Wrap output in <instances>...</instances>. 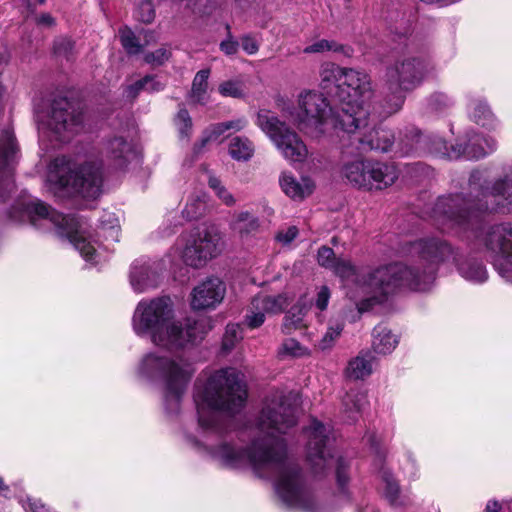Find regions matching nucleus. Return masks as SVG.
<instances>
[{
  "instance_id": "nucleus-33",
  "label": "nucleus",
  "mask_w": 512,
  "mask_h": 512,
  "mask_svg": "<svg viewBox=\"0 0 512 512\" xmlns=\"http://www.w3.org/2000/svg\"><path fill=\"white\" fill-rule=\"evenodd\" d=\"M367 404L366 394L357 389H351L342 399L343 412L348 421H355L357 414Z\"/></svg>"
},
{
  "instance_id": "nucleus-11",
  "label": "nucleus",
  "mask_w": 512,
  "mask_h": 512,
  "mask_svg": "<svg viewBox=\"0 0 512 512\" xmlns=\"http://www.w3.org/2000/svg\"><path fill=\"white\" fill-rule=\"evenodd\" d=\"M430 63L420 57L402 55L387 65L383 77L384 85L390 93L386 100V113L398 112L405 101V92L417 88L430 72Z\"/></svg>"
},
{
  "instance_id": "nucleus-53",
  "label": "nucleus",
  "mask_w": 512,
  "mask_h": 512,
  "mask_svg": "<svg viewBox=\"0 0 512 512\" xmlns=\"http://www.w3.org/2000/svg\"><path fill=\"white\" fill-rule=\"evenodd\" d=\"M218 90L225 97L242 98L244 96L243 87L239 81H224L219 85Z\"/></svg>"
},
{
  "instance_id": "nucleus-30",
  "label": "nucleus",
  "mask_w": 512,
  "mask_h": 512,
  "mask_svg": "<svg viewBox=\"0 0 512 512\" xmlns=\"http://www.w3.org/2000/svg\"><path fill=\"white\" fill-rule=\"evenodd\" d=\"M247 125L248 120L245 117H239L229 121L212 124L206 131L207 135L201 140L200 148L205 147L208 142L216 140L226 131L239 132L245 129Z\"/></svg>"
},
{
  "instance_id": "nucleus-25",
  "label": "nucleus",
  "mask_w": 512,
  "mask_h": 512,
  "mask_svg": "<svg viewBox=\"0 0 512 512\" xmlns=\"http://www.w3.org/2000/svg\"><path fill=\"white\" fill-rule=\"evenodd\" d=\"M461 145L462 155L467 159H480L495 151L497 143L491 137H486L478 133L468 135L467 143Z\"/></svg>"
},
{
  "instance_id": "nucleus-63",
  "label": "nucleus",
  "mask_w": 512,
  "mask_h": 512,
  "mask_svg": "<svg viewBox=\"0 0 512 512\" xmlns=\"http://www.w3.org/2000/svg\"><path fill=\"white\" fill-rule=\"evenodd\" d=\"M144 79L151 80L146 82L145 90L149 92L160 91L163 89V84L153 76H146Z\"/></svg>"
},
{
  "instance_id": "nucleus-47",
  "label": "nucleus",
  "mask_w": 512,
  "mask_h": 512,
  "mask_svg": "<svg viewBox=\"0 0 512 512\" xmlns=\"http://www.w3.org/2000/svg\"><path fill=\"white\" fill-rule=\"evenodd\" d=\"M171 55V50L167 46H161L153 52L146 53L144 61L152 67H158L165 64Z\"/></svg>"
},
{
  "instance_id": "nucleus-51",
  "label": "nucleus",
  "mask_w": 512,
  "mask_h": 512,
  "mask_svg": "<svg viewBox=\"0 0 512 512\" xmlns=\"http://www.w3.org/2000/svg\"><path fill=\"white\" fill-rule=\"evenodd\" d=\"M226 31V37L220 42L219 49L226 56H234L239 51V40L233 36L229 25H226Z\"/></svg>"
},
{
  "instance_id": "nucleus-12",
  "label": "nucleus",
  "mask_w": 512,
  "mask_h": 512,
  "mask_svg": "<svg viewBox=\"0 0 512 512\" xmlns=\"http://www.w3.org/2000/svg\"><path fill=\"white\" fill-rule=\"evenodd\" d=\"M340 107L333 111L328 99L317 91H303L298 95L297 108L291 117L298 129L318 138L327 133L330 127L351 132L346 125L338 122Z\"/></svg>"
},
{
  "instance_id": "nucleus-6",
  "label": "nucleus",
  "mask_w": 512,
  "mask_h": 512,
  "mask_svg": "<svg viewBox=\"0 0 512 512\" xmlns=\"http://www.w3.org/2000/svg\"><path fill=\"white\" fill-rule=\"evenodd\" d=\"M194 373V364L180 355L150 352L142 357L138 365L141 378L161 386L165 408L169 413L178 412Z\"/></svg>"
},
{
  "instance_id": "nucleus-64",
  "label": "nucleus",
  "mask_w": 512,
  "mask_h": 512,
  "mask_svg": "<svg viewBox=\"0 0 512 512\" xmlns=\"http://www.w3.org/2000/svg\"><path fill=\"white\" fill-rule=\"evenodd\" d=\"M483 179V174L480 171H473L469 178V185L471 189H475L477 187H481V180Z\"/></svg>"
},
{
  "instance_id": "nucleus-56",
  "label": "nucleus",
  "mask_w": 512,
  "mask_h": 512,
  "mask_svg": "<svg viewBox=\"0 0 512 512\" xmlns=\"http://www.w3.org/2000/svg\"><path fill=\"white\" fill-rule=\"evenodd\" d=\"M74 43L68 38H59L54 42V53L58 57L70 60L73 56Z\"/></svg>"
},
{
  "instance_id": "nucleus-20",
  "label": "nucleus",
  "mask_w": 512,
  "mask_h": 512,
  "mask_svg": "<svg viewBox=\"0 0 512 512\" xmlns=\"http://www.w3.org/2000/svg\"><path fill=\"white\" fill-rule=\"evenodd\" d=\"M293 298L287 293L277 295L258 294L253 297L249 311L245 317L248 327L254 329L260 327L266 315L283 312L292 302Z\"/></svg>"
},
{
  "instance_id": "nucleus-21",
  "label": "nucleus",
  "mask_w": 512,
  "mask_h": 512,
  "mask_svg": "<svg viewBox=\"0 0 512 512\" xmlns=\"http://www.w3.org/2000/svg\"><path fill=\"white\" fill-rule=\"evenodd\" d=\"M306 483L275 482L274 491L285 506L312 511L315 506V499Z\"/></svg>"
},
{
  "instance_id": "nucleus-54",
  "label": "nucleus",
  "mask_w": 512,
  "mask_h": 512,
  "mask_svg": "<svg viewBox=\"0 0 512 512\" xmlns=\"http://www.w3.org/2000/svg\"><path fill=\"white\" fill-rule=\"evenodd\" d=\"M338 259L339 258L335 256L332 248L327 246H322L319 248L317 253V261L320 266L331 270L337 263Z\"/></svg>"
},
{
  "instance_id": "nucleus-43",
  "label": "nucleus",
  "mask_w": 512,
  "mask_h": 512,
  "mask_svg": "<svg viewBox=\"0 0 512 512\" xmlns=\"http://www.w3.org/2000/svg\"><path fill=\"white\" fill-rule=\"evenodd\" d=\"M343 50L344 47L333 40L320 39L307 45L303 52L305 54H322L328 51L341 52Z\"/></svg>"
},
{
  "instance_id": "nucleus-32",
  "label": "nucleus",
  "mask_w": 512,
  "mask_h": 512,
  "mask_svg": "<svg viewBox=\"0 0 512 512\" xmlns=\"http://www.w3.org/2000/svg\"><path fill=\"white\" fill-rule=\"evenodd\" d=\"M372 336V348L378 354L385 355L391 353L398 344L397 337L383 325H377L373 330Z\"/></svg>"
},
{
  "instance_id": "nucleus-46",
  "label": "nucleus",
  "mask_w": 512,
  "mask_h": 512,
  "mask_svg": "<svg viewBox=\"0 0 512 512\" xmlns=\"http://www.w3.org/2000/svg\"><path fill=\"white\" fill-rule=\"evenodd\" d=\"M18 502L25 510V512H56L45 503H43L40 499L31 497L29 495L19 496Z\"/></svg>"
},
{
  "instance_id": "nucleus-7",
  "label": "nucleus",
  "mask_w": 512,
  "mask_h": 512,
  "mask_svg": "<svg viewBox=\"0 0 512 512\" xmlns=\"http://www.w3.org/2000/svg\"><path fill=\"white\" fill-rule=\"evenodd\" d=\"M408 252L418 255L422 261L421 265L410 266L416 271L418 278H423L428 271H431L432 274L431 281L427 283L425 288L413 289L414 291L428 290L435 280L438 265L449 260L457 265L460 275L470 282L483 283L488 278L487 269L482 261L474 258L460 260L452 246L440 238L421 239L411 243Z\"/></svg>"
},
{
  "instance_id": "nucleus-48",
  "label": "nucleus",
  "mask_w": 512,
  "mask_h": 512,
  "mask_svg": "<svg viewBox=\"0 0 512 512\" xmlns=\"http://www.w3.org/2000/svg\"><path fill=\"white\" fill-rule=\"evenodd\" d=\"M208 185L212 188L218 198L227 206H233L236 203L234 196L222 185L221 181L215 177L210 176Z\"/></svg>"
},
{
  "instance_id": "nucleus-1",
  "label": "nucleus",
  "mask_w": 512,
  "mask_h": 512,
  "mask_svg": "<svg viewBox=\"0 0 512 512\" xmlns=\"http://www.w3.org/2000/svg\"><path fill=\"white\" fill-rule=\"evenodd\" d=\"M482 214H512V171L482 188L475 198L462 193L441 196L430 212L442 230L467 234L469 245L489 257L498 274L512 283V221L475 227Z\"/></svg>"
},
{
  "instance_id": "nucleus-57",
  "label": "nucleus",
  "mask_w": 512,
  "mask_h": 512,
  "mask_svg": "<svg viewBox=\"0 0 512 512\" xmlns=\"http://www.w3.org/2000/svg\"><path fill=\"white\" fill-rule=\"evenodd\" d=\"M365 438L379 460H382L386 455V450L381 446V439L374 432L366 434Z\"/></svg>"
},
{
  "instance_id": "nucleus-17",
  "label": "nucleus",
  "mask_w": 512,
  "mask_h": 512,
  "mask_svg": "<svg viewBox=\"0 0 512 512\" xmlns=\"http://www.w3.org/2000/svg\"><path fill=\"white\" fill-rule=\"evenodd\" d=\"M398 148L399 151L406 156L431 154L438 158L456 160L462 155L460 144L448 146L441 137L423 135L415 127L406 128L405 131L401 133Z\"/></svg>"
},
{
  "instance_id": "nucleus-39",
  "label": "nucleus",
  "mask_w": 512,
  "mask_h": 512,
  "mask_svg": "<svg viewBox=\"0 0 512 512\" xmlns=\"http://www.w3.org/2000/svg\"><path fill=\"white\" fill-rule=\"evenodd\" d=\"M308 354V348L301 345L297 340L293 338L284 340L278 349V356L282 359L303 357Z\"/></svg>"
},
{
  "instance_id": "nucleus-50",
  "label": "nucleus",
  "mask_w": 512,
  "mask_h": 512,
  "mask_svg": "<svg viewBox=\"0 0 512 512\" xmlns=\"http://www.w3.org/2000/svg\"><path fill=\"white\" fill-rule=\"evenodd\" d=\"M382 490L385 498L391 505L401 506L406 504L405 497L401 495L398 482H385V486Z\"/></svg>"
},
{
  "instance_id": "nucleus-23",
  "label": "nucleus",
  "mask_w": 512,
  "mask_h": 512,
  "mask_svg": "<svg viewBox=\"0 0 512 512\" xmlns=\"http://www.w3.org/2000/svg\"><path fill=\"white\" fill-rule=\"evenodd\" d=\"M159 271V264L150 259L135 260L129 274L132 289L137 293H143L150 288H155L159 281Z\"/></svg>"
},
{
  "instance_id": "nucleus-36",
  "label": "nucleus",
  "mask_w": 512,
  "mask_h": 512,
  "mask_svg": "<svg viewBox=\"0 0 512 512\" xmlns=\"http://www.w3.org/2000/svg\"><path fill=\"white\" fill-rule=\"evenodd\" d=\"M344 319L343 318H335L329 321L327 331L318 342V347L321 350H326L331 348L335 341L340 337L343 329H344Z\"/></svg>"
},
{
  "instance_id": "nucleus-40",
  "label": "nucleus",
  "mask_w": 512,
  "mask_h": 512,
  "mask_svg": "<svg viewBox=\"0 0 512 512\" xmlns=\"http://www.w3.org/2000/svg\"><path fill=\"white\" fill-rule=\"evenodd\" d=\"M305 327L303 310L292 308L284 317L282 332L284 334H291L293 331L301 330Z\"/></svg>"
},
{
  "instance_id": "nucleus-59",
  "label": "nucleus",
  "mask_w": 512,
  "mask_h": 512,
  "mask_svg": "<svg viewBox=\"0 0 512 512\" xmlns=\"http://www.w3.org/2000/svg\"><path fill=\"white\" fill-rule=\"evenodd\" d=\"M297 233H298V230L295 226H292V227H289L286 231L284 232H279L277 234V240L279 242H282L284 244H288L290 242H292L296 236H297Z\"/></svg>"
},
{
  "instance_id": "nucleus-13",
  "label": "nucleus",
  "mask_w": 512,
  "mask_h": 512,
  "mask_svg": "<svg viewBox=\"0 0 512 512\" xmlns=\"http://www.w3.org/2000/svg\"><path fill=\"white\" fill-rule=\"evenodd\" d=\"M305 433L308 439L306 461L311 469L317 473L335 464L337 480H347L349 478L346 472L348 463L343 458L334 460L330 427L313 420Z\"/></svg>"
},
{
  "instance_id": "nucleus-45",
  "label": "nucleus",
  "mask_w": 512,
  "mask_h": 512,
  "mask_svg": "<svg viewBox=\"0 0 512 512\" xmlns=\"http://www.w3.org/2000/svg\"><path fill=\"white\" fill-rule=\"evenodd\" d=\"M175 126L183 139H189L192 132V119L188 111L181 107L174 118Z\"/></svg>"
},
{
  "instance_id": "nucleus-15",
  "label": "nucleus",
  "mask_w": 512,
  "mask_h": 512,
  "mask_svg": "<svg viewBox=\"0 0 512 512\" xmlns=\"http://www.w3.org/2000/svg\"><path fill=\"white\" fill-rule=\"evenodd\" d=\"M256 125L270 138L281 154L291 162H303L308 149L297 133L269 110H259Z\"/></svg>"
},
{
  "instance_id": "nucleus-27",
  "label": "nucleus",
  "mask_w": 512,
  "mask_h": 512,
  "mask_svg": "<svg viewBox=\"0 0 512 512\" xmlns=\"http://www.w3.org/2000/svg\"><path fill=\"white\" fill-rule=\"evenodd\" d=\"M230 227L241 239H248L259 232L260 221L254 214L240 211L233 214Z\"/></svg>"
},
{
  "instance_id": "nucleus-18",
  "label": "nucleus",
  "mask_w": 512,
  "mask_h": 512,
  "mask_svg": "<svg viewBox=\"0 0 512 512\" xmlns=\"http://www.w3.org/2000/svg\"><path fill=\"white\" fill-rule=\"evenodd\" d=\"M370 123V114L368 115L367 124L356 128L355 130L344 131L340 136L342 142V149L346 150L349 154L360 153L370 150L387 152L394 143V135L387 129H372L368 133L363 130L368 127Z\"/></svg>"
},
{
  "instance_id": "nucleus-16",
  "label": "nucleus",
  "mask_w": 512,
  "mask_h": 512,
  "mask_svg": "<svg viewBox=\"0 0 512 512\" xmlns=\"http://www.w3.org/2000/svg\"><path fill=\"white\" fill-rule=\"evenodd\" d=\"M43 126L56 140L70 141L83 130V112L67 98H55L51 102Z\"/></svg>"
},
{
  "instance_id": "nucleus-52",
  "label": "nucleus",
  "mask_w": 512,
  "mask_h": 512,
  "mask_svg": "<svg viewBox=\"0 0 512 512\" xmlns=\"http://www.w3.org/2000/svg\"><path fill=\"white\" fill-rule=\"evenodd\" d=\"M239 44L247 55H255L260 49V39L256 34L245 33L240 36Z\"/></svg>"
},
{
  "instance_id": "nucleus-22",
  "label": "nucleus",
  "mask_w": 512,
  "mask_h": 512,
  "mask_svg": "<svg viewBox=\"0 0 512 512\" xmlns=\"http://www.w3.org/2000/svg\"><path fill=\"white\" fill-rule=\"evenodd\" d=\"M226 293V286L219 278L211 277L197 285L191 293V307L193 310L215 308L222 302Z\"/></svg>"
},
{
  "instance_id": "nucleus-34",
  "label": "nucleus",
  "mask_w": 512,
  "mask_h": 512,
  "mask_svg": "<svg viewBox=\"0 0 512 512\" xmlns=\"http://www.w3.org/2000/svg\"><path fill=\"white\" fill-rule=\"evenodd\" d=\"M229 155L236 161H248L255 152L253 142L245 136H235L228 145Z\"/></svg>"
},
{
  "instance_id": "nucleus-24",
  "label": "nucleus",
  "mask_w": 512,
  "mask_h": 512,
  "mask_svg": "<svg viewBox=\"0 0 512 512\" xmlns=\"http://www.w3.org/2000/svg\"><path fill=\"white\" fill-rule=\"evenodd\" d=\"M367 190H382L391 186L398 178L397 167L393 163L368 161Z\"/></svg>"
},
{
  "instance_id": "nucleus-38",
  "label": "nucleus",
  "mask_w": 512,
  "mask_h": 512,
  "mask_svg": "<svg viewBox=\"0 0 512 512\" xmlns=\"http://www.w3.org/2000/svg\"><path fill=\"white\" fill-rule=\"evenodd\" d=\"M99 235L105 239H111L115 242L119 238V224L118 219L113 213L104 212L100 218V231Z\"/></svg>"
},
{
  "instance_id": "nucleus-5",
  "label": "nucleus",
  "mask_w": 512,
  "mask_h": 512,
  "mask_svg": "<svg viewBox=\"0 0 512 512\" xmlns=\"http://www.w3.org/2000/svg\"><path fill=\"white\" fill-rule=\"evenodd\" d=\"M246 397L243 377L236 369L215 371L194 395L199 427L203 432L221 433L223 413L238 412L244 406Z\"/></svg>"
},
{
  "instance_id": "nucleus-26",
  "label": "nucleus",
  "mask_w": 512,
  "mask_h": 512,
  "mask_svg": "<svg viewBox=\"0 0 512 512\" xmlns=\"http://www.w3.org/2000/svg\"><path fill=\"white\" fill-rule=\"evenodd\" d=\"M104 153L115 167L122 168L133 156V148L123 137H113L105 144Z\"/></svg>"
},
{
  "instance_id": "nucleus-4",
  "label": "nucleus",
  "mask_w": 512,
  "mask_h": 512,
  "mask_svg": "<svg viewBox=\"0 0 512 512\" xmlns=\"http://www.w3.org/2000/svg\"><path fill=\"white\" fill-rule=\"evenodd\" d=\"M331 270L345 285L355 284L358 294L352 291L347 294L356 301L361 313L383 303L400 288L423 289L432 278L431 271L418 278L416 271L403 263L380 266L360 275L356 266L345 258H339Z\"/></svg>"
},
{
  "instance_id": "nucleus-49",
  "label": "nucleus",
  "mask_w": 512,
  "mask_h": 512,
  "mask_svg": "<svg viewBox=\"0 0 512 512\" xmlns=\"http://www.w3.org/2000/svg\"><path fill=\"white\" fill-rule=\"evenodd\" d=\"M242 339L241 328L238 324H228L223 337L222 348L225 351H230L234 348L235 344Z\"/></svg>"
},
{
  "instance_id": "nucleus-44",
  "label": "nucleus",
  "mask_w": 512,
  "mask_h": 512,
  "mask_svg": "<svg viewBox=\"0 0 512 512\" xmlns=\"http://www.w3.org/2000/svg\"><path fill=\"white\" fill-rule=\"evenodd\" d=\"M472 119L481 126H489L493 121V114L488 105L483 101H477L473 104L471 111Z\"/></svg>"
},
{
  "instance_id": "nucleus-19",
  "label": "nucleus",
  "mask_w": 512,
  "mask_h": 512,
  "mask_svg": "<svg viewBox=\"0 0 512 512\" xmlns=\"http://www.w3.org/2000/svg\"><path fill=\"white\" fill-rule=\"evenodd\" d=\"M18 160V145L10 130L0 134V201H5L16 190L14 170Z\"/></svg>"
},
{
  "instance_id": "nucleus-37",
  "label": "nucleus",
  "mask_w": 512,
  "mask_h": 512,
  "mask_svg": "<svg viewBox=\"0 0 512 512\" xmlns=\"http://www.w3.org/2000/svg\"><path fill=\"white\" fill-rule=\"evenodd\" d=\"M344 68L345 67H340L333 63L323 64L320 70L322 87L327 89L330 85L334 84L336 86V90H338V85L340 83Z\"/></svg>"
},
{
  "instance_id": "nucleus-41",
  "label": "nucleus",
  "mask_w": 512,
  "mask_h": 512,
  "mask_svg": "<svg viewBox=\"0 0 512 512\" xmlns=\"http://www.w3.org/2000/svg\"><path fill=\"white\" fill-rule=\"evenodd\" d=\"M205 209H206L205 195H195V196H192L188 200V202L183 210V215L188 220H196L203 215V213L205 212Z\"/></svg>"
},
{
  "instance_id": "nucleus-35",
  "label": "nucleus",
  "mask_w": 512,
  "mask_h": 512,
  "mask_svg": "<svg viewBox=\"0 0 512 512\" xmlns=\"http://www.w3.org/2000/svg\"><path fill=\"white\" fill-rule=\"evenodd\" d=\"M210 69H202L196 73L192 82L190 98L195 103L205 104L208 100V78Z\"/></svg>"
},
{
  "instance_id": "nucleus-42",
  "label": "nucleus",
  "mask_w": 512,
  "mask_h": 512,
  "mask_svg": "<svg viewBox=\"0 0 512 512\" xmlns=\"http://www.w3.org/2000/svg\"><path fill=\"white\" fill-rule=\"evenodd\" d=\"M119 38L121 45L125 49V51L130 55H136L141 52L142 46L139 43L137 37L134 32L128 28L124 27L119 30Z\"/></svg>"
},
{
  "instance_id": "nucleus-61",
  "label": "nucleus",
  "mask_w": 512,
  "mask_h": 512,
  "mask_svg": "<svg viewBox=\"0 0 512 512\" xmlns=\"http://www.w3.org/2000/svg\"><path fill=\"white\" fill-rule=\"evenodd\" d=\"M430 103L435 109H442L450 104V99L446 95L438 93L431 96Z\"/></svg>"
},
{
  "instance_id": "nucleus-60",
  "label": "nucleus",
  "mask_w": 512,
  "mask_h": 512,
  "mask_svg": "<svg viewBox=\"0 0 512 512\" xmlns=\"http://www.w3.org/2000/svg\"><path fill=\"white\" fill-rule=\"evenodd\" d=\"M300 477V468L296 463L288 462L285 468V474L281 480H296Z\"/></svg>"
},
{
  "instance_id": "nucleus-55",
  "label": "nucleus",
  "mask_w": 512,
  "mask_h": 512,
  "mask_svg": "<svg viewBox=\"0 0 512 512\" xmlns=\"http://www.w3.org/2000/svg\"><path fill=\"white\" fill-rule=\"evenodd\" d=\"M136 17L143 23H151L155 18V10L150 0H143L137 7Z\"/></svg>"
},
{
  "instance_id": "nucleus-8",
  "label": "nucleus",
  "mask_w": 512,
  "mask_h": 512,
  "mask_svg": "<svg viewBox=\"0 0 512 512\" xmlns=\"http://www.w3.org/2000/svg\"><path fill=\"white\" fill-rule=\"evenodd\" d=\"M102 173L100 166L86 163L77 166L62 156L55 158L49 167L48 189L58 197L80 195L95 199L101 193Z\"/></svg>"
},
{
  "instance_id": "nucleus-62",
  "label": "nucleus",
  "mask_w": 512,
  "mask_h": 512,
  "mask_svg": "<svg viewBox=\"0 0 512 512\" xmlns=\"http://www.w3.org/2000/svg\"><path fill=\"white\" fill-rule=\"evenodd\" d=\"M150 80L148 79H140L138 81H136L134 84L130 85L127 87V95L129 97H136L138 95V93L142 90H145V87H146V82H149Z\"/></svg>"
},
{
  "instance_id": "nucleus-9",
  "label": "nucleus",
  "mask_w": 512,
  "mask_h": 512,
  "mask_svg": "<svg viewBox=\"0 0 512 512\" xmlns=\"http://www.w3.org/2000/svg\"><path fill=\"white\" fill-rule=\"evenodd\" d=\"M10 217L21 222L28 221L35 227L40 222L53 224L63 236H66L74 247L87 261L94 260L96 249L88 240L80 221L72 215H64L50 210L43 202L37 199H27L19 202L11 210Z\"/></svg>"
},
{
  "instance_id": "nucleus-14",
  "label": "nucleus",
  "mask_w": 512,
  "mask_h": 512,
  "mask_svg": "<svg viewBox=\"0 0 512 512\" xmlns=\"http://www.w3.org/2000/svg\"><path fill=\"white\" fill-rule=\"evenodd\" d=\"M182 261L193 268H201L221 252L220 234L213 228L183 233L172 248Z\"/></svg>"
},
{
  "instance_id": "nucleus-29",
  "label": "nucleus",
  "mask_w": 512,
  "mask_h": 512,
  "mask_svg": "<svg viewBox=\"0 0 512 512\" xmlns=\"http://www.w3.org/2000/svg\"><path fill=\"white\" fill-rule=\"evenodd\" d=\"M368 161L357 159L344 163L341 169L342 177L353 187L367 189Z\"/></svg>"
},
{
  "instance_id": "nucleus-58",
  "label": "nucleus",
  "mask_w": 512,
  "mask_h": 512,
  "mask_svg": "<svg viewBox=\"0 0 512 512\" xmlns=\"http://www.w3.org/2000/svg\"><path fill=\"white\" fill-rule=\"evenodd\" d=\"M330 296H331L330 289L325 285L321 286L319 288V291L317 293V297L315 300V305H316L317 309H319L320 311L326 310L328 303H329Z\"/></svg>"
},
{
  "instance_id": "nucleus-31",
  "label": "nucleus",
  "mask_w": 512,
  "mask_h": 512,
  "mask_svg": "<svg viewBox=\"0 0 512 512\" xmlns=\"http://www.w3.org/2000/svg\"><path fill=\"white\" fill-rule=\"evenodd\" d=\"M375 357L370 352H360L348 363L346 374L351 379H364L372 373Z\"/></svg>"
},
{
  "instance_id": "nucleus-10",
  "label": "nucleus",
  "mask_w": 512,
  "mask_h": 512,
  "mask_svg": "<svg viewBox=\"0 0 512 512\" xmlns=\"http://www.w3.org/2000/svg\"><path fill=\"white\" fill-rule=\"evenodd\" d=\"M373 95L370 76L363 70L344 68L336 96L340 102L338 122L355 130L367 124V101Z\"/></svg>"
},
{
  "instance_id": "nucleus-3",
  "label": "nucleus",
  "mask_w": 512,
  "mask_h": 512,
  "mask_svg": "<svg viewBox=\"0 0 512 512\" xmlns=\"http://www.w3.org/2000/svg\"><path fill=\"white\" fill-rule=\"evenodd\" d=\"M132 328L160 348L184 349L201 341L212 328L207 317L175 320L169 297L141 300L132 316Z\"/></svg>"
},
{
  "instance_id": "nucleus-2",
  "label": "nucleus",
  "mask_w": 512,
  "mask_h": 512,
  "mask_svg": "<svg viewBox=\"0 0 512 512\" xmlns=\"http://www.w3.org/2000/svg\"><path fill=\"white\" fill-rule=\"evenodd\" d=\"M296 424L295 408L288 397L276 394L268 399L257 421L259 436L246 449L223 443L211 453L229 468H251L258 472L281 464L286 458V443L281 437Z\"/></svg>"
},
{
  "instance_id": "nucleus-28",
  "label": "nucleus",
  "mask_w": 512,
  "mask_h": 512,
  "mask_svg": "<svg viewBox=\"0 0 512 512\" xmlns=\"http://www.w3.org/2000/svg\"><path fill=\"white\" fill-rule=\"evenodd\" d=\"M280 186L283 192L294 200H302L313 191L314 185L308 178L296 179L289 173H283L280 177Z\"/></svg>"
}]
</instances>
